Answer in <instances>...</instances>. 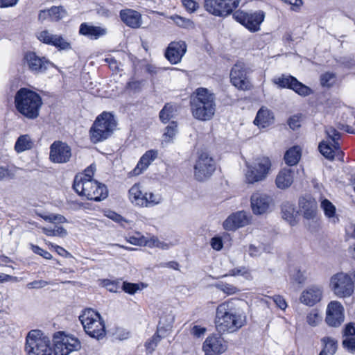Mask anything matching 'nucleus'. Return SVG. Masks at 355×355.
I'll use <instances>...</instances> for the list:
<instances>
[{
    "label": "nucleus",
    "mask_w": 355,
    "mask_h": 355,
    "mask_svg": "<svg viewBox=\"0 0 355 355\" xmlns=\"http://www.w3.org/2000/svg\"><path fill=\"white\" fill-rule=\"evenodd\" d=\"M216 327L220 333H232L246 323V315L233 302H225L216 309Z\"/></svg>",
    "instance_id": "f257e3e1"
},
{
    "label": "nucleus",
    "mask_w": 355,
    "mask_h": 355,
    "mask_svg": "<svg viewBox=\"0 0 355 355\" xmlns=\"http://www.w3.org/2000/svg\"><path fill=\"white\" fill-rule=\"evenodd\" d=\"M16 110L25 118L36 119L43 104L42 98L36 92L26 87L17 91L14 97Z\"/></svg>",
    "instance_id": "f03ea898"
},
{
    "label": "nucleus",
    "mask_w": 355,
    "mask_h": 355,
    "mask_svg": "<svg viewBox=\"0 0 355 355\" xmlns=\"http://www.w3.org/2000/svg\"><path fill=\"white\" fill-rule=\"evenodd\" d=\"M193 117L200 121L210 120L216 110L215 96L206 88H198L190 101Z\"/></svg>",
    "instance_id": "7ed1b4c3"
},
{
    "label": "nucleus",
    "mask_w": 355,
    "mask_h": 355,
    "mask_svg": "<svg viewBox=\"0 0 355 355\" xmlns=\"http://www.w3.org/2000/svg\"><path fill=\"white\" fill-rule=\"evenodd\" d=\"M73 188L81 196L88 200L100 201L107 196V189L105 184L91 178V175H76Z\"/></svg>",
    "instance_id": "20e7f679"
},
{
    "label": "nucleus",
    "mask_w": 355,
    "mask_h": 355,
    "mask_svg": "<svg viewBox=\"0 0 355 355\" xmlns=\"http://www.w3.org/2000/svg\"><path fill=\"white\" fill-rule=\"evenodd\" d=\"M116 126V122L114 115L110 112H103L97 116L90 128L91 141L96 144L107 139L111 136Z\"/></svg>",
    "instance_id": "39448f33"
},
{
    "label": "nucleus",
    "mask_w": 355,
    "mask_h": 355,
    "mask_svg": "<svg viewBox=\"0 0 355 355\" xmlns=\"http://www.w3.org/2000/svg\"><path fill=\"white\" fill-rule=\"evenodd\" d=\"M25 351L28 355H52L51 340L42 331L31 330L26 338Z\"/></svg>",
    "instance_id": "423d86ee"
},
{
    "label": "nucleus",
    "mask_w": 355,
    "mask_h": 355,
    "mask_svg": "<svg viewBox=\"0 0 355 355\" xmlns=\"http://www.w3.org/2000/svg\"><path fill=\"white\" fill-rule=\"evenodd\" d=\"M79 320L89 336L99 340L105 335L104 322L100 314L92 309H85Z\"/></svg>",
    "instance_id": "0eeeda50"
},
{
    "label": "nucleus",
    "mask_w": 355,
    "mask_h": 355,
    "mask_svg": "<svg viewBox=\"0 0 355 355\" xmlns=\"http://www.w3.org/2000/svg\"><path fill=\"white\" fill-rule=\"evenodd\" d=\"M329 285L334 294L340 298L350 297L354 291V282L347 273L338 272L334 275Z\"/></svg>",
    "instance_id": "6e6552de"
},
{
    "label": "nucleus",
    "mask_w": 355,
    "mask_h": 355,
    "mask_svg": "<svg viewBox=\"0 0 355 355\" xmlns=\"http://www.w3.org/2000/svg\"><path fill=\"white\" fill-rule=\"evenodd\" d=\"M53 343L54 355H68L81 348L80 342L78 338L73 336L66 335L62 331L54 334Z\"/></svg>",
    "instance_id": "1a4fd4ad"
},
{
    "label": "nucleus",
    "mask_w": 355,
    "mask_h": 355,
    "mask_svg": "<svg viewBox=\"0 0 355 355\" xmlns=\"http://www.w3.org/2000/svg\"><path fill=\"white\" fill-rule=\"evenodd\" d=\"M193 169L195 179L198 182H204L214 173L216 163L207 153L202 152L198 156Z\"/></svg>",
    "instance_id": "9d476101"
},
{
    "label": "nucleus",
    "mask_w": 355,
    "mask_h": 355,
    "mask_svg": "<svg viewBox=\"0 0 355 355\" xmlns=\"http://www.w3.org/2000/svg\"><path fill=\"white\" fill-rule=\"evenodd\" d=\"M239 2L240 0H205L204 7L215 16L224 17L232 13Z\"/></svg>",
    "instance_id": "9b49d317"
},
{
    "label": "nucleus",
    "mask_w": 355,
    "mask_h": 355,
    "mask_svg": "<svg viewBox=\"0 0 355 355\" xmlns=\"http://www.w3.org/2000/svg\"><path fill=\"white\" fill-rule=\"evenodd\" d=\"M233 17L250 31L257 32L260 29V25L264 20L265 15L261 10L254 12L237 10L233 13Z\"/></svg>",
    "instance_id": "f8f14e48"
},
{
    "label": "nucleus",
    "mask_w": 355,
    "mask_h": 355,
    "mask_svg": "<svg viewBox=\"0 0 355 355\" xmlns=\"http://www.w3.org/2000/svg\"><path fill=\"white\" fill-rule=\"evenodd\" d=\"M270 165V159L266 157L259 159L253 166L248 165L245 173L247 182L253 184L264 180L267 176Z\"/></svg>",
    "instance_id": "ddd939ff"
},
{
    "label": "nucleus",
    "mask_w": 355,
    "mask_h": 355,
    "mask_svg": "<svg viewBox=\"0 0 355 355\" xmlns=\"http://www.w3.org/2000/svg\"><path fill=\"white\" fill-rule=\"evenodd\" d=\"M71 147L61 141H54L50 146L49 159L53 163L64 164L70 160Z\"/></svg>",
    "instance_id": "4468645a"
},
{
    "label": "nucleus",
    "mask_w": 355,
    "mask_h": 355,
    "mask_svg": "<svg viewBox=\"0 0 355 355\" xmlns=\"http://www.w3.org/2000/svg\"><path fill=\"white\" fill-rule=\"evenodd\" d=\"M230 80L234 86L241 90H248L251 87L250 81L247 78L245 64L241 62H236L231 69Z\"/></svg>",
    "instance_id": "2eb2a0df"
},
{
    "label": "nucleus",
    "mask_w": 355,
    "mask_h": 355,
    "mask_svg": "<svg viewBox=\"0 0 355 355\" xmlns=\"http://www.w3.org/2000/svg\"><path fill=\"white\" fill-rule=\"evenodd\" d=\"M275 84L282 88H288L293 89L301 96H308L311 93V89L299 82L296 78L292 76L282 75L275 80Z\"/></svg>",
    "instance_id": "dca6fc26"
},
{
    "label": "nucleus",
    "mask_w": 355,
    "mask_h": 355,
    "mask_svg": "<svg viewBox=\"0 0 355 355\" xmlns=\"http://www.w3.org/2000/svg\"><path fill=\"white\" fill-rule=\"evenodd\" d=\"M344 308L338 301H331L327 306L325 320L331 327H339L344 321Z\"/></svg>",
    "instance_id": "f3484780"
},
{
    "label": "nucleus",
    "mask_w": 355,
    "mask_h": 355,
    "mask_svg": "<svg viewBox=\"0 0 355 355\" xmlns=\"http://www.w3.org/2000/svg\"><path fill=\"white\" fill-rule=\"evenodd\" d=\"M250 202L253 213L256 215H261L269 211L272 198L266 193L256 192L252 195Z\"/></svg>",
    "instance_id": "a211bd4d"
},
{
    "label": "nucleus",
    "mask_w": 355,
    "mask_h": 355,
    "mask_svg": "<svg viewBox=\"0 0 355 355\" xmlns=\"http://www.w3.org/2000/svg\"><path fill=\"white\" fill-rule=\"evenodd\" d=\"M227 347L223 338L216 335L208 336L202 345L205 355H220L226 351Z\"/></svg>",
    "instance_id": "6ab92c4d"
},
{
    "label": "nucleus",
    "mask_w": 355,
    "mask_h": 355,
    "mask_svg": "<svg viewBox=\"0 0 355 355\" xmlns=\"http://www.w3.org/2000/svg\"><path fill=\"white\" fill-rule=\"evenodd\" d=\"M187 51V44L183 41L171 42L164 53L166 58L172 64L180 62Z\"/></svg>",
    "instance_id": "aec40b11"
},
{
    "label": "nucleus",
    "mask_w": 355,
    "mask_h": 355,
    "mask_svg": "<svg viewBox=\"0 0 355 355\" xmlns=\"http://www.w3.org/2000/svg\"><path fill=\"white\" fill-rule=\"evenodd\" d=\"M24 60L28 69L34 73L44 72L49 64V62L44 57L41 58L32 51L25 54Z\"/></svg>",
    "instance_id": "412c9836"
},
{
    "label": "nucleus",
    "mask_w": 355,
    "mask_h": 355,
    "mask_svg": "<svg viewBox=\"0 0 355 355\" xmlns=\"http://www.w3.org/2000/svg\"><path fill=\"white\" fill-rule=\"evenodd\" d=\"M298 204L303 217L316 223L317 221L315 219L317 215L318 204L315 200L311 196L301 197Z\"/></svg>",
    "instance_id": "4be33fe9"
},
{
    "label": "nucleus",
    "mask_w": 355,
    "mask_h": 355,
    "mask_svg": "<svg viewBox=\"0 0 355 355\" xmlns=\"http://www.w3.org/2000/svg\"><path fill=\"white\" fill-rule=\"evenodd\" d=\"M248 223L249 218L246 212L240 211L229 216L223 222V226L225 230L234 231L245 226Z\"/></svg>",
    "instance_id": "5701e85b"
},
{
    "label": "nucleus",
    "mask_w": 355,
    "mask_h": 355,
    "mask_svg": "<svg viewBox=\"0 0 355 355\" xmlns=\"http://www.w3.org/2000/svg\"><path fill=\"white\" fill-rule=\"evenodd\" d=\"M322 296V288L318 286H311L302 293L300 300L302 303L312 306L320 301Z\"/></svg>",
    "instance_id": "b1692460"
},
{
    "label": "nucleus",
    "mask_w": 355,
    "mask_h": 355,
    "mask_svg": "<svg viewBox=\"0 0 355 355\" xmlns=\"http://www.w3.org/2000/svg\"><path fill=\"white\" fill-rule=\"evenodd\" d=\"M121 21L128 26L137 28L141 24V14L132 9H125L120 11Z\"/></svg>",
    "instance_id": "393cba45"
},
{
    "label": "nucleus",
    "mask_w": 355,
    "mask_h": 355,
    "mask_svg": "<svg viewBox=\"0 0 355 355\" xmlns=\"http://www.w3.org/2000/svg\"><path fill=\"white\" fill-rule=\"evenodd\" d=\"M107 29L101 26L83 23L80 26L79 33L91 40H97L107 34Z\"/></svg>",
    "instance_id": "a878e982"
},
{
    "label": "nucleus",
    "mask_w": 355,
    "mask_h": 355,
    "mask_svg": "<svg viewBox=\"0 0 355 355\" xmlns=\"http://www.w3.org/2000/svg\"><path fill=\"white\" fill-rule=\"evenodd\" d=\"M146 193L143 192L141 184L136 183L129 189V199L132 204L144 207L147 202Z\"/></svg>",
    "instance_id": "bb28decb"
},
{
    "label": "nucleus",
    "mask_w": 355,
    "mask_h": 355,
    "mask_svg": "<svg viewBox=\"0 0 355 355\" xmlns=\"http://www.w3.org/2000/svg\"><path fill=\"white\" fill-rule=\"evenodd\" d=\"M293 182V171L290 168H283L275 180L277 187L281 189L288 188Z\"/></svg>",
    "instance_id": "cd10ccee"
},
{
    "label": "nucleus",
    "mask_w": 355,
    "mask_h": 355,
    "mask_svg": "<svg viewBox=\"0 0 355 355\" xmlns=\"http://www.w3.org/2000/svg\"><path fill=\"white\" fill-rule=\"evenodd\" d=\"M272 113L267 108L261 107L254 120V123L258 126L266 128L273 122Z\"/></svg>",
    "instance_id": "c85d7f7f"
},
{
    "label": "nucleus",
    "mask_w": 355,
    "mask_h": 355,
    "mask_svg": "<svg viewBox=\"0 0 355 355\" xmlns=\"http://www.w3.org/2000/svg\"><path fill=\"white\" fill-rule=\"evenodd\" d=\"M282 218L288 221L292 226L297 223L296 217L297 211H295V205L289 202H284L282 205Z\"/></svg>",
    "instance_id": "c756f323"
},
{
    "label": "nucleus",
    "mask_w": 355,
    "mask_h": 355,
    "mask_svg": "<svg viewBox=\"0 0 355 355\" xmlns=\"http://www.w3.org/2000/svg\"><path fill=\"white\" fill-rule=\"evenodd\" d=\"M301 148L295 146L287 150L284 155V160L287 165L294 166L296 165L301 157Z\"/></svg>",
    "instance_id": "7c9ffc66"
},
{
    "label": "nucleus",
    "mask_w": 355,
    "mask_h": 355,
    "mask_svg": "<svg viewBox=\"0 0 355 355\" xmlns=\"http://www.w3.org/2000/svg\"><path fill=\"white\" fill-rule=\"evenodd\" d=\"M174 320L175 316L171 312L162 316L157 326L158 333H163L166 335V332L171 329Z\"/></svg>",
    "instance_id": "2f4dec72"
},
{
    "label": "nucleus",
    "mask_w": 355,
    "mask_h": 355,
    "mask_svg": "<svg viewBox=\"0 0 355 355\" xmlns=\"http://www.w3.org/2000/svg\"><path fill=\"white\" fill-rule=\"evenodd\" d=\"M157 155L158 153L156 150L146 151L141 157L135 171L137 168H140L141 170L146 169L150 163L157 158Z\"/></svg>",
    "instance_id": "473e14b6"
},
{
    "label": "nucleus",
    "mask_w": 355,
    "mask_h": 355,
    "mask_svg": "<svg viewBox=\"0 0 355 355\" xmlns=\"http://www.w3.org/2000/svg\"><path fill=\"white\" fill-rule=\"evenodd\" d=\"M33 141L28 135H21L17 139L15 149L17 153H21L32 148Z\"/></svg>",
    "instance_id": "72a5a7b5"
},
{
    "label": "nucleus",
    "mask_w": 355,
    "mask_h": 355,
    "mask_svg": "<svg viewBox=\"0 0 355 355\" xmlns=\"http://www.w3.org/2000/svg\"><path fill=\"white\" fill-rule=\"evenodd\" d=\"M324 344V348L319 355H334L338 347L337 341L330 337H324L321 340Z\"/></svg>",
    "instance_id": "f704fd0d"
},
{
    "label": "nucleus",
    "mask_w": 355,
    "mask_h": 355,
    "mask_svg": "<svg viewBox=\"0 0 355 355\" xmlns=\"http://www.w3.org/2000/svg\"><path fill=\"white\" fill-rule=\"evenodd\" d=\"M320 153L327 159L333 160L335 157L336 150L333 146V143L330 141H322L318 146Z\"/></svg>",
    "instance_id": "c9c22d12"
},
{
    "label": "nucleus",
    "mask_w": 355,
    "mask_h": 355,
    "mask_svg": "<svg viewBox=\"0 0 355 355\" xmlns=\"http://www.w3.org/2000/svg\"><path fill=\"white\" fill-rule=\"evenodd\" d=\"M176 110L173 105L166 103L159 112V119L164 123H168L175 116Z\"/></svg>",
    "instance_id": "e433bc0d"
},
{
    "label": "nucleus",
    "mask_w": 355,
    "mask_h": 355,
    "mask_svg": "<svg viewBox=\"0 0 355 355\" xmlns=\"http://www.w3.org/2000/svg\"><path fill=\"white\" fill-rule=\"evenodd\" d=\"M178 132V124L175 121H171L165 128L163 134V141L167 143L173 141Z\"/></svg>",
    "instance_id": "4c0bfd02"
},
{
    "label": "nucleus",
    "mask_w": 355,
    "mask_h": 355,
    "mask_svg": "<svg viewBox=\"0 0 355 355\" xmlns=\"http://www.w3.org/2000/svg\"><path fill=\"white\" fill-rule=\"evenodd\" d=\"M42 232L46 236L64 237L67 235V231L62 226L55 225L52 227H43Z\"/></svg>",
    "instance_id": "58836bf2"
},
{
    "label": "nucleus",
    "mask_w": 355,
    "mask_h": 355,
    "mask_svg": "<svg viewBox=\"0 0 355 355\" xmlns=\"http://www.w3.org/2000/svg\"><path fill=\"white\" fill-rule=\"evenodd\" d=\"M325 132L327 135L328 138L333 143V146L336 150L340 149V144L338 140L340 138V133L334 127H328L325 130Z\"/></svg>",
    "instance_id": "ea45409f"
},
{
    "label": "nucleus",
    "mask_w": 355,
    "mask_h": 355,
    "mask_svg": "<svg viewBox=\"0 0 355 355\" xmlns=\"http://www.w3.org/2000/svg\"><path fill=\"white\" fill-rule=\"evenodd\" d=\"M51 17L50 20L58 21L62 19L67 14L66 10L62 6H52L49 8Z\"/></svg>",
    "instance_id": "a19ab883"
},
{
    "label": "nucleus",
    "mask_w": 355,
    "mask_h": 355,
    "mask_svg": "<svg viewBox=\"0 0 355 355\" xmlns=\"http://www.w3.org/2000/svg\"><path fill=\"white\" fill-rule=\"evenodd\" d=\"M166 335L163 333H158V330H157V332L153 335V336L148 340L146 344V348L147 351L149 352H152L154 351L155 348L156 347L157 343L160 341L161 338L162 337H164Z\"/></svg>",
    "instance_id": "79ce46f5"
},
{
    "label": "nucleus",
    "mask_w": 355,
    "mask_h": 355,
    "mask_svg": "<svg viewBox=\"0 0 355 355\" xmlns=\"http://www.w3.org/2000/svg\"><path fill=\"white\" fill-rule=\"evenodd\" d=\"M321 207L324 210L326 216L328 218L334 217L336 213V207L329 200H323L321 202Z\"/></svg>",
    "instance_id": "37998d69"
},
{
    "label": "nucleus",
    "mask_w": 355,
    "mask_h": 355,
    "mask_svg": "<svg viewBox=\"0 0 355 355\" xmlns=\"http://www.w3.org/2000/svg\"><path fill=\"white\" fill-rule=\"evenodd\" d=\"M51 45L55 46L61 50L71 49L70 44L67 42L62 36L55 35Z\"/></svg>",
    "instance_id": "c03bdc74"
},
{
    "label": "nucleus",
    "mask_w": 355,
    "mask_h": 355,
    "mask_svg": "<svg viewBox=\"0 0 355 355\" xmlns=\"http://www.w3.org/2000/svg\"><path fill=\"white\" fill-rule=\"evenodd\" d=\"M335 75L332 73H325L320 76V84L322 87H329L333 85Z\"/></svg>",
    "instance_id": "a18cd8bd"
},
{
    "label": "nucleus",
    "mask_w": 355,
    "mask_h": 355,
    "mask_svg": "<svg viewBox=\"0 0 355 355\" xmlns=\"http://www.w3.org/2000/svg\"><path fill=\"white\" fill-rule=\"evenodd\" d=\"M291 279L299 284H302L306 281L304 272L297 268H295L291 274Z\"/></svg>",
    "instance_id": "49530a36"
},
{
    "label": "nucleus",
    "mask_w": 355,
    "mask_h": 355,
    "mask_svg": "<svg viewBox=\"0 0 355 355\" xmlns=\"http://www.w3.org/2000/svg\"><path fill=\"white\" fill-rule=\"evenodd\" d=\"M103 286H105L107 291L110 292L116 293L120 288L119 281H112L110 279H104L103 281Z\"/></svg>",
    "instance_id": "de8ad7c7"
},
{
    "label": "nucleus",
    "mask_w": 355,
    "mask_h": 355,
    "mask_svg": "<svg viewBox=\"0 0 355 355\" xmlns=\"http://www.w3.org/2000/svg\"><path fill=\"white\" fill-rule=\"evenodd\" d=\"M146 200L147 202L145 207L157 205L159 202H161L162 198V196L159 194H155L153 193H147Z\"/></svg>",
    "instance_id": "09e8293b"
},
{
    "label": "nucleus",
    "mask_w": 355,
    "mask_h": 355,
    "mask_svg": "<svg viewBox=\"0 0 355 355\" xmlns=\"http://www.w3.org/2000/svg\"><path fill=\"white\" fill-rule=\"evenodd\" d=\"M55 35L50 33L48 31L40 32L37 36L40 41L47 44H51Z\"/></svg>",
    "instance_id": "8fccbe9b"
},
{
    "label": "nucleus",
    "mask_w": 355,
    "mask_h": 355,
    "mask_svg": "<svg viewBox=\"0 0 355 355\" xmlns=\"http://www.w3.org/2000/svg\"><path fill=\"white\" fill-rule=\"evenodd\" d=\"M145 237L139 232H136L135 235L129 237L128 241L135 245L144 246Z\"/></svg>",
    "instance_id": "3c124183"
},
{
    "label": "nucleus",
    "mask_w": 355,
    "mask_h": 355,
    "mask_svg": "<svg viewBox=\"0 0 355 355\" xmlns=\"http://www.w3.org/2000/svg\"><path fill=\"white\" fill-rule=\"evenodd\" d=\"M216 286L220 291H223L224 293L228 295H232L239 291V289L236 287L230 284L220 283L217 284Z\"/></svg>",
    "instance_id": "603ef678"
},
{
    "label": "nucleus",
    "mask_w": 355,
    "mask_h": 355,
    "mask_svg": "<svg viewBox=\"0 0 355 355\" xmlns=\"http://www.w3.org/2000/svg\"><path fill=\"white\" fill-rule=\"evenodd\" d=\"M30 245H31V250H33V252L34 253L42 257L43 258L49 260V259H52V255L46 250H44V249H42L40 247H39L36 245H34V244H31Z\"/></svg>",
    "instance_id": "864d4df0"
},
{
    "label": "nucleus",
    "mask_w": 355,
    "mask_h": 355,
    "mask_svg": "<svg viewBox=\"0 0 355 355\" xmlns=\"http://www.w3.org/2000/svg\"><path fill=\"white\" fill-rule=\"evenodd\" d=\"M139 285L135 283H129V282H123L121 289L128 293V294H134L139 290Z\"/></svg>",
    "instance_id": "5fc2aeb1"
},
{
    "label": "nucleus",
    "mask_w": 355,
    "mask_h": 355,
    "mask_svg": "<svg viewBox=\"0 0 355 355\" xmlns=\"http://www.w3.org/2000/svg\"><path fill=\"white\" fill-rule=\"evenodd\" d=\"M343 346L348 352L354 354L355 353V338L349 337L345 338L343 340Z\"/></svg>",
    "instance_id": "6e6d98bb"
},
{
    "label": "nucleus",
    "mask_w": 355,
    "mask_h": 355,
    "mask_svg": "<svg viewBox=\"0 0 355 355\" xmlns=\"http://www.w3.org/2000/svg\"><path fill=\"white\" fill-rule=\"evenodd\" d=\"M320 321V317L315 311H312L306 316V322L312 327L316 326Z\"/></svg>",
    "instance_id": "4d7b16f0"
},
{
    "label": "nucleus",
    "mask_w": 355,
    "mask_h": 355,
    "mask_svg": "<svg viewBox=\"0 0 355 355\" xmlns=\"http://www.w3.org/2000/svg\"><path fill=\"white\" fill-rule=\"evenodd\" d=\"M172 20L180 27L187 28L191 21L189 19L182 17L179 15H175L171 17Z\"/></svg>",
    "instance_id": "13d9d810"
},
{
    "label": "nucleus",
    "mask_w": 355,
    "mask_h": 355,
    "mask_svg": "<svg viewBox=\"0 0 355 355\" xmlns=\"http://www.w3.org/2000/svg\"><path fill=\"white\" fill-rule=\"evenodd\" d=\"M45 220H48L51 223H64L67 220L64 216L60 214H51L44 218Z\"/></svg>",
    "instance_id": "bf43d9fd"
},
{
    "label": "nucleus",
    "mask_w": 355,
    "mask_h": 355,
    "mask_svg": "<svg viewBox=\"0 0 355 355\" xmlns=\"http://www.w3.org/2000/svg\"><path fill=\"white\" fill-rule=\"evenodd\" d=\"M49 285V282L44 280H35L31 282H29L27 284V287L30 289H39L45 287Z\"/></svg>",
    "instance_id": "052dcab7"
},
{
    "label": "nucleus",
    "mask_w": 355,
    "mask_h": 355,
    "mask_svg": "<svg viewBox=\"0 0 355 355\" xmlns=\"http://www.w3.org/2000/svg\"><path fill=\"white\" fill-rule=\"evenodd\" d=\"M211 246L214 250H220L223 247L222 239L220 236H214L211 239Z\"/></svg>",
    "instance_id": "680f3d73"
},
{
    "label": "nucleus",
    "mask_w": 355,
    "mask_h": 355,
    "mask_svg": "<svg viewBox=\"0 0 355 355\" xmlns=\"http://www.w3.org/2000/svg\"><path fill=\"white\" fill-rule=\"evenodd\" d=\"M273 302L277 307L282 310H284L287 307L285 299L281 295H275L272 297Z\"/></svg>",
    "instance_id": "e2e57ef3"
},
{
    "label": "nucleus",
    "mask_w": 355,
    "mask_h": 355,
    "mask_svg": "<svg viewBox=\"0 0 355 355\" xmlns=\"http://www.w3.org/2000/svg\"><path fill=\"white\" fill-rule=\"evenodd\" d=\"M355 335V326L354 323L347 324L343 330V336L346 338L353 337Z\"/></svg>",
    "instance_id": "0e129e2a"
},
{
    "label": "nucleus",
    "mask_w": 355,
    "mask_h": 355,
    "mask_svg": "<svg viewBox=\"0 0 355 355\" xmlns=\"http://www.w3.org/2000/svg\"><path fill=\"white\" fill-rule=\"evenodd\" d=\"M107 216L112 220L120 223L121 225H123V223H128V220H125L123 216L114 211H110Z\"/></svg>",
    "instance_id": "69168bd1"
},
{
    "label": "nucleus",
    "mask_w": 355,
    "mask_h": 355,
    "mask_svg": "<svg viewBox=\"0 0 355 355\" xmlns=\"http://www.w3.org/2000/svg\"><path fill=\"white\" fill-rule=\"evenodd\" d=\"M182 4L187 10L195 11L198 8V3L193 0H182Z\"/></svg>",
    "instance_id": "338daca9"
},
{
    "label": "nucleus",
    "mask_w": 355,
    "mask_h": 355,
    "mask_svg": "<svg viewBox=\"0 0 355 355\" xmlns=\"http://www.w3.org/2000/svg\"><path fill=\"white\" fill-rule=\"evenodd\" d=\"M288 123L289 127L293 130L300 127V121L297 116L290 117Z\"/></svg>",
    "instance_id": "774afa93"
}]
</instances>
